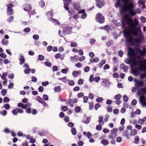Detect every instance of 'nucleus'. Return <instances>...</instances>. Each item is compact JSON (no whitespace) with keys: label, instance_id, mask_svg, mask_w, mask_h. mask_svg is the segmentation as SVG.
Instances as JSON below:
<instances>
[{"label":"nucleus","instance_id":"obj_27","mask_svg":"<svg viewBox=\"0 0 146 146\" xmlns=\"http://www.w3.org/2000/svg\"><path fill=\"white\" fill-rule=\"evenodd\" d=\"M145 2L144 1L139 0L138 2V4L140 5H142V8L144 9L145 8Z\"/></svg>","mask_w":146,"mask_h":146},{"label":"nucleus","instance_id":"obj_32","mask_svg":"<svg viewBox=\"0 0 146 146\" xmlns=\"http://www.w3.org/2000/svg\"><path fill=\"white\" fill-rule=\"evenodd\" d=\"M71 132L73 135H75L76 134L77 131L76 129L74 127L72 128L71 129Z\"/></svg>","mask_w":146,"mask_h":146},{"label":"nucleus","instance_id":"obj_35","mask_svg":"<svg viewBox=\"0 0 146 146\" xmlns=\"http://www.w3.org/2000/svg\"><path fill=\"white\" fill-rule=\"evenodd\" d=\"M61 87L60 86H58L54 87V90L56 92H59L60 91Z\"/></svg>","mask_w":146,"mask_h":146},{"label":"nucleus","instance_id":"obj_45","mask_svg":"<svg viewBox=\"0 0 146 146\" xmlns=\"http://www.w3.org/2000/svg\"><path fill=\"white\" fill-rule=\"evenodd\" d=\"M113 42V41L112 40H110L108 41L106 43V45L108 46H110Z\"/></svg>","mask_w":146,"mask_h":146},{"label":"nucleus","instance_id":"obj_38","mask_svg":"<svg viewBox=\"0 0 146 146\" xmlns=\"http://www.w3.org/2000/svg\"><path fill=\"white\" fill-rule=\"evenodd\" d=\"M58 79L60 80L63 81L64 83H66L67 81V78L66 76L62 78H59Z\"/></svg>","mask_w":146,"mask_h":146},{"label":"nucleus","instance_id":"obj_46","mask_svg":"<svg viewBox=\"0 0 146 146\" xmlns=\"http://www.w3.org/2000/svg\"><path fill=\"white\" fill-rule=\"evenodd\" d=\"M68 83L70 86H73L74 85L75 83L72 80H69L68 82Z\"/></svg>","mask_w":146,"mask_h":146},{"label":"nucleus","instance_id":"obj_42","mask_svg":"<svg viewBox=\"0 0 146 146\" xmlns=\"http://www.w3.org/2000/svg\"><path fill=\"white\" fill-rule=\"evenodd\" d=\"M1 43L3 45H6L8 44L9 41L8 40L3 39L2 40Z\"/></svg>","mask_w":146,"mask_h":146},{"label":"nucleus","instance_id":"obj_52","mask_svg":"<svg viewBox=\"0 0 146 146\" xmlns=\"http://www.w3.org/2000/svg\"><path fill=\"white\" fill-rule=\"evenodd\" d=\"M94 76L93 74L91 75L89 78V81L92 82L94 81Z\"/></svg>","mask_w":146,"mask_h":146},{"label":"nucleus","instance_id":"obj_5","mask_svg":"<svg viewBox=\"0 0 146 146\" xmlns=\"http://www.w3.org/2000/svg\"><path fill=\"white\" fill-rule=\"evenodd\" d=\"M122 2L124 3L123 5H120V1H117L116 3H115V6L116 7H117V8L119 6L120 9V12H121V13H125V12H127L128 11V13H129V14L130 15H131V16H135L136 14V12H135V14L134 15H132L131 14H130V11L129 10H127L126 11H121V6H124L125 5H129L130 4H131V2L130 1H128L127 2H126V3H123V2ZM134 6H135L134 5V6H133V7L132 9V10L133 11H135V10L133 9V7H134Z\"/></svg>","mask_w":146,"mask_h":146},{"label":"nucleus","instance_id":"obj_7","mask_svg":"<svg viewBox=\"0 0 146 146\" xmlns=\"http://www.w3.org/2000/svg\"><path fill=\"white\" fill-rule=\"evenodd\" d=\"M118 129L117 128H113L111 131V134H110L108 136L109 138L111 139H113L114 137L117 136V132Z\"/></svg>","mask_w":146,"mask_h":146},{"label":"nucleus","instance_id":"obj_24","mask_svg":"<svg viewBox=\"0 0 146 146\" xmlns=\"http://www.w3.org/2000/svg\"><path fill=\"white\" fill-rule=\"evenodd\" d=\"M90 120H91L90 117H87L86 118H85V119H84L83 120L82 122H83L84 123L87 124V123H89L90 122Z\"/></svg>","mask_w":146,"mask_h":146},{"label":"nucleus","instance_id":"obj_18","mask_svg":"<svg viewBox=\"0 0 146 146\" xmlns=\"http://www.w3.org/2000/svg\"><path fill=\"white\" fill-rule=\"evenodd\" d=\"M90 62L91 63H96L99 61V59L98 57H96L90 59Z\"/></svg>","mask_w":146,"mask_h":146},{"label":"nucleus","instance_id":"obj_22","mask_svg":"<svg viewBox=\"0 0 146 146\" xmlns=\"http://www.w3.org/2000/svg\"><path fill=\"white\" fill-rule=\"evenodd\" d=\"M137 133V130L135 129H133L131 130L130 134L131 136H135Z\"/></svg>","mask_w":146,"mask_h":146},{"label":"nucleus","instance_id":"obj_62","mask_svg":"<svg viewBox=\"0 0 146 146\" xmlns=\"http://www.w3.org/2000/svg\"><path fill=\"white\" fill-rule=\"evenodd\" d=\"M0 56L3 58H5L7 57L6 54L5 53L2 52L0 54Z\"/></svg>","mask_w":146,"mask_h":146},{"label":"nucleus","instance_id":"obj_34","mask_svg":"<svg viewBox=\"0 0 146 146\" xmlns=\"http://www.w3.org/2000/svg\"><path fill=\"white\" fill-rule=\"evenodd\" d=\"M69 70L68 68L66 67L65 69H63L61 70V72L64 74H66Z\"/></svg>","mask_w":146,"mask_h":146},{"label":"nucleus","instance_id":"obj_6","mask_svg":"<svg viewBox=\"0 0 146 146\" xmlns=\"http://www.w3.org/2000/svg\"><path fill=\"white\" fill-rule=\"evenodd\" d=\"M95 19L97 22L100 23H103L105 22L104 17L102 14L99 13L96 14Z\"/></svg>","mask_w":146,"mask_h":146},{"label":"nucleus","instance_id":"obj_1","mask_svg":"<svg viewBox=\"0 0 146 146\" xmlns=\"http://www.w3.org/2000/svg\"><path fill=\"white\" fill-rule=\"evenodd\" d=\"M121 22L122 27L125 28L123 31L127 42L131 44L139 43L143 38L140 28L137 27L139 24L136 18L133 20L129 15L126 14L122 17Z\"/></svg>","mask_w":146,"mask_h":146},{"label":"nucleus","instance_id":"obj_60","mask_svg":"<svg viewBox=\"0 0 146 146\" xmlns=\"http://www.w3.org/2000/svg\"><path fill=\"white\" fill-rule=\"evenodd\" d=\"M84 101L83 102L84 103H86L87 102L88 100V96H85L83 98Z\"/></svg>","mask_w":146,"mask_h":146},{"label":"nucleus","instance_id":"obj_30","mask_svg":"<svg viewBox=\"0 0 146 146\" xmlns=\"http://www.w3.org/2000/svg\"><path fill=\"white\" fill-rule=\"evenodd\" d=\"M139 138L138 136H137L135 137V140L134 143L135 144H138L139 142Z\"/></svg>","mask_w":146,"mask_h":146},{"label":"nucleus","instance_id":"obj_15","mask_svg":"<svg viewBox=\"0 0 146 146\" xmlns=\"http://www.w3.org/2000/svg\"><path fill=\"white\" fill-rule=\"evenodd\" d=\"M64 4V8L65 9H68V6L69 3L71 1V0H63Z\"/></svg>","mask_w":146,"mask_h":146},{"label":"nucleus","instance_id":"obj_2","mask_svg":"<svg viewBox=\"0 0 146 146\" xmlns=\"http://www.w3.org/2000/svg\"><path fill=\"white\" fill-rule=\"evenodd\" d=\"M132 64L134 66H136L139 63L140 66L139 70H140L146 71V59L143 60V64L142 63L141 61L136 60L135 59H133L132 61ZM140 77L142 78H146V73L141 74L140 75Z\"/></svg>","mask_w":146,"mask_h":146},{"label":"nucleus","instance_id":"obj_20","mask_svg":"<svg viewBox=\"0 0 146 146\" xmlns=\"http://www.w3.org/2000/svg\"><path fill=\"white\" fill-rule=\"evenodd\" d=\"M20 61L19 64L20 65H22L25 62V59L22 55H21L19 58Z\"/></svg>","mask_w":146,"mask_h":146},{"label":"nucleus","instance_id":"obj_63","mask_svg":"<svg viewBox=\"0 0 146 146\" xmlns=\"http://www.w3.org/2000/svg\"><path fill=\"white\" fill-rule=\"evenodd\" d=\"M3 96H5L6 94L7 90L5 89H3L1 92Z\"/></svg>","mask_w":146,"mask_h":146},{"label":"nucleus","instance_id":"obj_4","mask_svg":"<svg viewBox=\"0 0 146 146\" xmlns=\"http://www.w3.org/2000/svg\"><path fill=\"white\" fill-rule=\"evenodd\" d=\"M140 45H138V47H137V45L135 46L134 50L135 52L138 54L139 56H135L133 58L135 59L136 57L138 58H141L140 56H144L145 55V53L146 52V49H143V50H141L140 48Z\"/></svg>","mask_w":146,"mask_h":146},{"label":"nucleus","instance_id":"obj_58","mask_svg":"<svg viewBox=\"0 0 146 146\" xmlns=\"http://www.w3.org/2000/svg\"><path fill=\"white\" fill-rule=\"evenodd\" d=\"M75 66L76 67L80 68L82 66V64L81 63L79 62L76 64Z\"/></svg>","mask_w":146,"mask_h":146},{"label":"nucleus","instance_id":"obj_11","mask_svg":"<svg viewBox=\"0 0 146 146\" xmlns=\"http://www.w3.org/2000/svg\"><path fill=\"white\" fill-rule=\"evenodd\" d=\"M137 94L138 95L142 94L144 95L146 94V86L145 87L141 88L140 90H138Z\"/></svg>","mask_w":146,"mask_h":146},{"label":"nucleus","instance_id":"obj_12","mask_svg":"<svg viewBox=\"0 0 146 146\" xmlns=\"http://www.w3.org/2000/svg\"><path fill=\"white\" fill-rule=\"evenodd\" d=\"M17 106L19 107H21L23 109H26L27 108V107H29L31 106V104L28 103L26 104H23L21 103H19L17 104Z\"/></svg>","mask_w":146,"mask_h":146},{"label":"nucleus","instance_id":"obj_49","mask_svg":"<svg viewBox=\"0 0 146 146\" xmlns=\"http://www.w3.org/2000/svg\"><path fill=\"white\" fill-rule=\"evenodd\" d=\"M101 142L102 144L105 145H107L108 144V141L106 139H104L102 140Z\"/></svg>","mask_w":146,"mask_h":146},{"label":"nucleus","instance_id":"obj_31","mask_svg":"<svg viewBox=\"0 0 146 146\" xmlns=\"http://www.w3.org/2000/svg\"><path fill=\"white\" fill-rule=\"evenodd\" d=\"M35 98L36 101L40 103L43 100V99L39 96H36Z\"/></svg>","mask_w":146,"mask_h":146},{"label":"nucleus","instance_id":"obj_54","mask_svg":"<svg viewBox=\"0 0 146 146\" xmlns=\"http://www.w3.org/2000/svg\"><path fill=\"white\" fill-rule=\"evenodd\" d=\"M135 127L138 130H140L142 128V126L141 125L138 124L135 126Z\"/></svg>","mask_w":146,"mask_h":146},{"label":"nucleus","instance_id":"obj_21","mask_svg":"<svg viewBox=\"0 0 146 146\" xmlns=\"http://www.w3.org/2000/svg\"><path fill=\"white\" fill-rule=\"evenodd\" d=\"M103 117L102 115L99 116L98 117V121L99 124L102 125H104V121L103 120Z\"/></svg>","mask_w":146,"mask_h":146},{"label":"nucleus","instance_id":"obj_57","mask_svg":"<svg viewBox=\"0 0 146 146\" xmlns=\"http://www.w3.org/2000/svg\"><path fill=\"white\" fill-rule=\"evenodd\" d=\"M10 101L9 99L7 97H5L3 99V102L5 103H7Z\"/></svg>","mask_w":146,"mask_h":146},{"label":"nucleus","instance_id":"obj_43","mask_svg":"<svg viewBox=\"0 0 146 146\" xmlns=\"http://www.w3.org/2000/svg\"><path fill=\"white\" fill-rule=\"evenodd\" d=\"M81 110V108L79 106H77L75 108L74 110L76 113L79 112Z\"/></svg>","mask_w":146,"mask_h":146},{"label":"nucleus","instance_id":"obj_55","mask_svg":"<svg viewBox=\"0 0 146 146\" xmlns=\"http://www.w3.org/2000/svg\"><path fill=\"white\" fill-rule=\"evenodd\" d=\"M62 110L64 111H66L68 110V107L66 106H62L61 108Z\"/></svg>","mask_w":146,"mask_h":146},{"label":"nucleus","instance_id":"obj_10","mask_svg":"<svg viewBox=\"0 0 146 146\" xmlns=\"http://www.w3.org/2000/svg\"><path fill=\"white\" fill-rule=\"evenodd\" d=\"M139 100L141 104L143 106H146L145 98L143 95L141 96L139 98Z\"/></svg>","mask_w":146,"mask_h":146},{"label":"nucleus","instance_id":"obj_17","mask_svg":"<svg viewBox=\"0 0 146 146\" xmlns=\"http://www.w3.org/2000/svg\"><path fill=\"white\" fill-rule=\"evenodd\" d=\"M123 136H125L127 139H130L131 137L130 134H129L128 131L126 130L123 132Z\"/></svg>","mask_w":146,"mask_h":146},{"label":"nucleus","instance_id":"obj_25","mask_svg":"<svg viewBox=\"0 0 146 146\" xmlns=\"http://www.w3.org/2000/svg\"><path fill=\"white\" fill-rule=\"evenodd\" d=\"M62 56H61L60 53H58L55 55V58L56 59L60 58L61 60H62L64 59V56L63 57H62Z\"/></svg>","mask_w":146,"mask_h":146},{"label":"nucleus","instance_id":"obj_47","mask_svg":"<svg viewBox=\"0 0 146 146\" xmlns=\"http://www.w3.org/2000/svg\"><path fill=\"white\" fill-rule=\"evenodd\" d=\"M3 106L7 110L11 108L10 105L8 104H5Z\"/></svg>","mask_w":146,"mask_h":146},{"label":"nucleus","instance_id":"obj_13","mask_svg":"<svg viewBox=\"0 0 146 146\" xmlns=\"http://www.w3.org/2000/svg\"><path fill=\"white\" fill-rule=\"evenodd\" d=\"M23 7L25 11L29 12L31 10L32 8L31 5L29 4H25L23 5Z\"/></svg>","mask_w":146,"mask_h":146},{"label":"nucleus","instance_id":"obj_40","mask_svg":"<svg viewBox=\"0 0 146 146\" xmlns=\"http://www.w3.org/2000/svg\"><path fill=\"white\" fill-rule=\"evenodd\" d=\"M70 46L72 47H76L77 46L78 44L75 42H71L70 44Z\"/></svg>","mask_w":146,"mask_h":146},{"label":"nucleus","instance_id":"obj_56","mask_svg":"<svg viewBox=\"0 0 146 146\" xmlns=\"http://www.w3.org/2000/svg\"><path fill=\"white\" fill-rule=\"evenodd\" d=\"M140 20L142 23H145L146 21L145 18L143 16L141 17Z\"/></svg>","mask_w":146,"mask_h":146},{"label":"nucleus","instance_id":"obj_51","mask_svg":"<svg viewBox=\"0 0 146 146\" xmlns=\"http://www.w3.org/2000/svg\"><path fill=\"white\" fill-rule=\"evenodd\" d=\"M31 106L29 107H27V108L26 109V112L27 113H31Z\"/></svg>","mask_w":146,"mask_h":146},{"label":"nucleus","instance_id":"obj_28","mask_svg":"<svg viewBox=\"0 0 146 146\" xmlns=\"http://www.w3.org/2000/svg\"><path fill=\"white\" fill-rule=\"evenodd\" d=\"M73 8L76 10H78L80 8V7L79 5L76 4H73Z\"/></svg>","mask_w":146,"mask_h":146},{"label":"nucleus","instance_id":"obj_41","mask_svg":"<svg viewBox=\"0 0 146 146\" xmlns=\"http://www.w3.org/2000/svg\"><path fill=\"white\" fill-rule=\"evenodd\" d=\"M121 98V96L120 94H118L115 95L114 98L117 100H119Z\"/></svg>","mask_w":146,"mask_h":146},{"label":"nucleus","instance_id":"obj_14","mask_svg":"<svg viewBox=\"0 0 146 146\" xmlns=\"http://www.w3.org/2000/svg\"><path fill=\"white\" fill-rule=\"evenodd\" d=\"M81 71L80 70L78 71H73L72 73V76L74 77H76L80 75L81 74Z\"/></svg>","mask_w":146,"mask_h":146},{"label":"nucleus","instance_id":"obj_59","mask_svg":"<svg viewBox=\"0 0 146 146\" xmlns=\"http://www.w3.org/2000/svg\"><path fill=\"white\" fill-rule=\"evenodd\" d=\"M83 80L82 79H80L78 82V84L79 85H81L83 84Z\"/></svg>","mask_w":146,"mask_h":146},{"label":"nucleus","instance_id":"obj_3","mask_svg":"<svg viewBox=\"0 0 146 146\" xmlns=\"http://www.w3.org/2000/svg\"><path fill=\"white\" fill-rule=\"evenodd\" d=\"M123 3H126L128 1L131 2V3L129 5H126L124 6H121V10L122 11H126L127 10L130 11V13L131 14L134 15L135 14V12L134 11L132 10V8L134 6L133 3V1L132 0H121Z\"/></svg>","mask_w":146,"mask_h":146},{"label":"nucleus","instance_id":"obj_16","mask_svg":"<svg viewBox=\"0 0 146 146\" xmlns=\"http://www.w3.org/2000/svg\"><path fill=\"white\" fill-rule=\"evenodd\" d=\"M128 54L130 56H135L134 50L132 48H130L128 50Z\"/></svg>","mask_w":146,"mask_h":146},{"label":"nucleus","instance_id":"obj_64","mask_svg":"<svg viewBox=\"0 0 146 146\" xmlns=\"http://www.w3.org/2000/svg\"><path fill=\"white\" fill-rule=\"evenodd\" d=\"M80 88L78 86H76L74 87L73 89V91L74 92L78 91L79 90Z\"/></svg>","mask_w":146,"mask_h":146},{"label":"nucleus","instance_id":"obj_61","mask_svg":"<svg viewBox=\"0 0 146 146\" xmlns=\"http://www.w3.org/2000/svg\"><path fill=\"white\" fill-rule=\"evenodd\" d=\"M90 69V68L89 66H86L84 68V70L85 72H88Z\"/></svg>","mask_w":146,"mask_h":146},{"label":"nucleus","instance_id":"obj_37","mask_svg":"<svg viewBox=\"0 0 146 146\" xmlns=\"http://www.w3.org/2000/svg\"><path fill=\"white\" fill-rule=\"evenodd\" d=\"M13 10L12 8H7V13L9 14L10 15L13 14Z\"/></svg>","mask_w":146,"mask_h":146},{"label":"nucleus","instance_id":"obj_29","mask_svg":"<svg viewBox=\"0 0 146 146\" xmlns=\"http://www.w3.org/2000/svg\"><path fill=\"white\" fill-rule=\"evenodd\" d=\"M106 108L108 112H111L112 111V108L111 106H107Z\"/></svg>","mask_w":146,"mask_h":146},{"label":"nucleus","instance_id":"obj_53","mask_svg":"<svg viewBox=\"0 0 146 146\" xmlns=\"http://www.w3.org/2000/svg\"><path fill=\"white\" fill-rule=\"evenodd\" d=\"M78 54L80 56H82L84 54V52L82 49H80L78 50Z\"/></svg>","mask_w":146,"mask_h":146},{"label":"nucleus","instance_id":"obj_44","mask_svg":"<svg viewBox=\"0 0 146 146\" xmlns=\"http://www.w3.org/2000/svg\"><path fill=\"white\" fill-rule=\"evenodd\" d=\"M1 115L3 116H6L7 113V111L5 110H3L1 112Z\"/></svg>","mask_w":146,"mask_h":146},{"label":"nucleus","instance_id":"obj_36","mask_svg":"<svg viewBox=\"0 0 146 146\" xmlns=\"http://www.w3.org/2000/svg\"><path fill=\"white\" fill-rule=\"evenodd\" d=\"M101 124H99L97 125L96 127V129L100 131L102 129V125Z\"/></svg>","mask_w":146,"mask_h":146},{"label":"nucleus","instance_id":"obj_39","mask_svg":"<svg viewBox=\"0 0 146 146\" xmlns=\"http://www.w3.org/2000/svg\"><path fill=\"white\" fill-rule=\"evenodd\" d=\"M94 103L93 102L89 103V109L90 110H92L93 108Z\"/></svg>","mask_w":146,"mask_h":146},{"label":"nucleus","instance_id":"obj_26","mask_svg":"<svg viewBox=\"0 0 146 146\" xmlns=\"http://www.w3.org/2000/svg\"><path fill=\"white\" fill-rule=\"evenodd\" d=\"M68 11L69 13V15L70 16L72 15V14L75 13L74 11L72 9H69V6H68V9H66Z\"/></svg>","mask_w":146,"mask_h":146},{"label":"nucleus","instance_id":"obj_8","mask_svg":"<svg viewBox=\"0 0 146 146\" xmlns=\"http://www.w3.org/2000/svg\"><path fill=\"white\" fill-rule=\"evenodd\" d=\"M24 111L21 109L19 108H17L13 110L12 111L13 114L14 115H17L18 113H23Z\"/></svg>","mask_w":146,"mask_h":146},{"label":"nucleus","instance_id":"obj_33","mask_svg":"<svg viewBox=\"0 0 146 146\" xmlns=\"http://www.w3.org/2000/svg\"><path fill=\"white\" fill-rule=\"evenodd\" d=\"M132 71H133V74L135 76H137L139 75V72H138V71L137 70L135 69H133L132 70Z\"/></svg>","mask_w":146,"mask_h":146},{"label":"nucleus","instance_id":"obj_48","mask_svg":"<svg viewBox=\"0 0 146 146\" xmlns=\"http://www.w3.org/2000/svg\"><path fill=\"white\" fill-rule=\"evenodd\" d=\"M86 58V57L84 56H82L78 58V60L80 62H82L84 61Z\"/></svg>","mask_w":146,"mask_h":146},{"label":"nucleus","instance_id":"obj_23","mask_svg":"<svg viewBox=\"0 0 146 146\" xmlns=\"http://www.w3.org/2000/svg\"><path fill=\"white\" fill-rule=\"evenodd\" d=\"M83 134L84 135L87 136L89 139L92 138V135L89 132H86L84 131L83 132Z\"/></svg>","mask_w":146,"mask_h":146},{"label":"nucleus","instance_id":"obj_9","mask_svg":"<svg viewBox=\"0 0 146 146\" xmlns=\"http://www.w3.org/2000/svg\"><path fill=\"white\" fill-rule=\"evenodd\" d=\"M134 82L135 83V86L137 87H142L144 85V82L143 80H138L137 79H134Z\"/></svg>","mask_w":146,"mask_h":146},{"label":"nucleus","instance_id":"obj_19","mask_svg":"<svg viewBox=\"0 0 146 146\" xmlns=\"http://www.w3.org/2000/svg\"><path fill=\"white\" fill-rule=\"evenodd\" d=\"M146 121V117H145L142 119H139L138 121V123L141 125H143Z\"/></svg>","mask_w":146,"mask_h":146},{"label":"nucleus","instance_id":"obj_50","mask_svg":"<svg viewBox=\"0 0 146 146\" xmlns=\"http://www.w3.org/2000/svg\"><path fill=\"white\" fill-rule=\"evenodd\" d=\"M77 96L78 98L82 97L84 96V93L82 92L79 93L78 94Z\"/></svg>","mask_w":146,"mask_h":146}]
</instances>
